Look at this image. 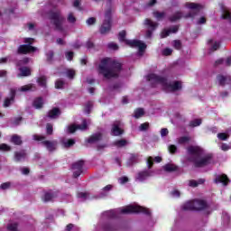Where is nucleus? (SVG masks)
<instances>
[{
	"label": "nucleus",
	"instance_id": "f257e3e1",
	"mask_svg": "<svg viewBox=\"0 0 231 231\" xmlns=\"http://www.w3.org/2000/svg\"><path fill=\"white\" fill-rule=\"evenodd\" d=\"M187 152L189 156L188 162L193 163L197 169L210 165L212 163V158H214L211 153L203 156V150L199 146L190 145L187 148Z\"/></svg>",
	"mask_w": 231,
	"mask_h": 231
},
{
	"label": "nucleus",
	"instance_id": "f03ea898",
	"mask_svg": "<svg viewBox=\"0 0 231 231\" xmlns=\"http://www.w3.org/2000/svg\"><path fill=\"white\" fill-rule=\"evenodd\" d=\"M109 58H104L101 60V63L98 66L99 75H103L104 79L110 80V79H118L122 72V63L112 60L109 63Z\"/></svg>",
	"mask_w": 231,
	"mask_h": 231
},
{
	"label": "nucleus",
	"instance_id": "7ed1b4c3",
	"mask_svg": "<svg viewBox=\"0 0 231 231\" xmlns=\"http://www.w3.org/2000/svg\"><path fill=\"white\" fill-rule=\"evenodd\" d=\"M146 79L152 84H161L163 91H171V93H174L175 91H180L182 88L181 81H174L171 84L169 83V79L167 78L158 76L154 73L149 74Z\"/></svg>",
	"mask_w": 231,
	"mask_h": 231
},
{
	"label": "nucleus",
	"instance_id": "20e7f679",
	"mask_svg": "<svg viewBox=\"0 0 231 231\" xmlns=\"http://www.w3.org/2000/svg\"><path fill=\"white\" fill-rule=\"evenodd\" d=\"M48 19L51 21V24L55 27L57 32H64V23H66V17L62 15L60 11L51 10L47 13Z\"/></svg>",
	"mask_w": 231,
	"mask_h": 231
},
{
	"label": "nucleus",
	"instance_id": "39448f33",
	"mask_svg": "<svg viewBox=\"0 0 231 231\" xmlns=\"http://www.w3.org/2000/svg\"><path fill=\"white\" fill-rule=\"evenodd\" d=\"M145 214V216H151V210L142 206L130 205L121 210V214Z\"/></svg>",
	"mask_w": 231,
	"mask_h": 231
},
{
	"label": "nucleus",
	"instance_id": "423d86ee",
	"mask_svg": "<svg viewBox=\"0 0 231 231\" xmlns=\"http://www.w3.org/2000/svg\"><path fill=\"white\" fill-rule=\"evenodd\" d=\"M111 9H108L105 14V20L99 28V32L101 35H106V33H109V32H111Z\"/></svg>",
	"mask_w": 231,
	"mask_h": 231
},
{
	"label": "nucleus",
	"instance_id": "0eeeda50",
	"mask_svg": "<svg viewBox=\"0 0 231 231\" xmlns=\"http://www.w3.org/2000/svg\"><path fill=\"white\" fill-rule=\"evenodd\" d=\"M186 7L189 8V10H195V11L188 13L186 15L183 16L184 19H190V18L196 17V15L199 14L201 8H203L201 5L196 4V3H187Z\"/></svg>",
	"mask_w": 231,
	"mask_h": 231
},
{
	"label": "nucleus",
	"instance_id": "6e6552de",
	"mask_svg": "<svg viewBox=\"0 0 231 231\" xmlns=\"http://www.w3.org/2000/svg\"><path fill=\"white\" fill-rule=\"evenodd\" d=\"M84 163H86L84 160H79L72 164L73 178H79L84 172Z\"/></svg>",
	"mask_w": 231,
	"mask_h": 231
},
{
	"label": "nucleus",
	"instance_id": "1a4fd4ad",
	"mask_svg": "<svg viewBox=\"0 0 231 231\" xmlns=\"http://www.w3.org/2000/svg\"><path fill=\"white\" fill-rule=\"evenodd\" d=\"M125 44L130 46V48H138L139 53H143L147 48V45L140 40H128L125 41Z\"/></svg>",
	"mask_w": 231,
	"mask_h": 231
},
{
	"label": "nucleus",
	"instance_id": "9d476101",
	"mask_svg": "<svg viewBox=\"0 0 231 231\" xmlns=\"http://www.w3.org/2000/svg\"><path fill=\"white\" fill-rule=\"evenodd\" d=\"M37 47H33L30 44H22L17 49L18 55H28V53H35Z\"/></svg>",
	"mask_w": 231,
	"mask_h": 231
},
{
	"label": "nucleus",
	"instance_id": "9b49d317",
	"mask_svg": "<svg viewBox=\"0 0 231 231\" xmlns=\"http://www.w3.org/2000/svg\"><path fill=\"white\" fill-rule=\"evenodd\" d=\"M124 134V129H122V121L117 120L112 124L111 135L122 136Z\"/></svg>",
	"mask_w": 231,
	"mask_h": 231
},
{
	"label": "nucleus",
	"instance_id": "f8f14e48",
	"mask_svg": "<svg viewBox=\"0 0 231 231\" xmlns=\"http://www.w3.org/2000/svg\"><path fill=\"white\" fill-rule=\"evenodd\" d=\"M214 183H216V185H219V183H221L222 185H224V187H226V185L230 183V179L225 173L221 175H216L214 179Z\"/></svg>",
	"mask_w": 231,
	"mask_h": 231
},
{
	"label": "nucleus",
	"instance_id": "ddd939ff",
	"mask_svg": "<svg viewBox=\"0 0 231 231\" xmlns=\"http://www.w3.org/2000/svg\"><path fill=\"white\" fill-rule=\"evenodd\" d=\"M180 25H173L168 29H163L161 32V39H167L171 33H178Z\"/></svg>",
	"mask_w": 231,
	"mask_h": 231
},
{
	"label": "nucleus",
	"instance_id": "4468645a",
	"mask_svg": "<svg viewBox=\"0 0 231 231\" xmlns=\"http://www.w3.org/2000/svg\"><path fill=\"white\" fill-rule=\"evenodd\" d=\"M193 205L195 210L197 211L207 210V208H208V204L207 203V201L202 199L193 200Z\"/></svg>",
	"mask_w": 231,
	"mask_h": 231
},
{
	"label": "nucleus",
	"instance_id": "2eb2a0df",
	"mask_svg": "<svg viewBox=\"0 0 231 231\" xmlns=\"http://www.w3.org/2000/svg\"><path fill=\"white\" fill-rule=\"evenodd\" d=\"M80 129L81 131H85V129H88V122L86 120H83L81 125H71L69 126V133L70 134H73L77 130Z\"/></svg>",
	"mask_w": 231,
	"mask_h": 231
},
{
	"label": "nucleus",
	"instance_id": "dca6fc26",
	"mask_svg": "<svg viewBox=\"0 0 231 231\" xmlns=\"http://www.w3.org/2000/svg\"><path fill=\"white\" fill-rule=\"evenodd\" d=\"M42 143L44 145V147H46L49 152H53V151H57V145H58L57 141L45 140V141H42Z\"/></svg>",
	"mask_w": 231,
	"mask_h": 231
},
{
	"label": "nucleus",
	"instance_id": "f3484780",
	"mask_svg": "<svg viewBox=\"0 0 231 231\" xmlns=\"http://www.w3.org/2000/svg\"><path fill=\"white\" fill-rule=\"evenodd\" d=\"M16 91L14 88L10 89V97H6L4 101V107H10V105L15 100Z\"/></svg>",
	"mask_w": 231,
	"mask_h": 231
},
{
	"label": "nucleus",
	"instance_id": "a211bd4d",
	"mask_svg": "<svg viewBox=\"0 0 231 231\" xmlns=\"http://www.w3.org/2000/svg\"><path fill=\"white\" fill-rule=\"evenodd\" d=\"M60 108L59 107H53L51 110L48 112V118H51V120H56L58 116H60Z\"/></svg>",
	"mask_w": 231,
	"mask_h": 231
},
{
	"label": "nucleus",
	"instance_id": "6ab92c4d",
	"mask_svg": "<svg viewBox=\"0 0 231 231\" xmlns=\"http://www.w3.org/2000/svg\"><path fill=\"white\" fill-rule=\"evenodd\" d=\"M180 19H183V13L181 11H177L168 17V21H170V23H177V21H180Z\"/></svg>",
	"mask_w": 231,
	"mask_h": 231
},
{
	"label": "nucleus",
	"instance_id": "aec40b11",
	"mask_svg": "<svg viewBox=\"0 0 231 231\" xmlns=\"http://www.w3.org/2000/svg\"><path fill=\"white\" fill-rule=\"evenodd\" d=\"M56 197L57 193L52 191H47L44 193V196L42 197V201H44V203H48L50 201H53V199H55Z\"/></svg>",
	"mask_w": 231,
	"mask_h": 231
},
{
	"label": "nucleus",
	"instance_id": "412c9836",
	"mask_svg": "<svg viewBox=\"0 0 231 231\" xmlns=\"http://www.w3.org/2000/svg\"><path fill=\"white\" fill-rule=\"evenodd\" d=\"M20 73L17 75L18 79L21 77H30L32 75V69L29 67L19 68Z\"/></svg>",
	"mask_w": 231,
	"mask_h": 231
},
{
	"label": "nucleus",
	"instance_id": "4be33fe9",
	"mask_svg": "<svg viewBox=\"0 0 231 231\" xmlns=\"http://www.w3.org/2000/svg\"><path fill=\"white\" fill-rule=\"evenodd\" d=\"M32 106L35 109H42L44 107V99L42 97L34 98Z\"/></svg>",
	"mask_w": 231,
	"mask_h": 231
},
{
	"label": "nucleus",
	"instance_id": "5701e85b",
	"mask_svg": "<svg viewBox=\"0 0 231 231\" xmlns=\"http://www.w3.org/2000/svg\"><path fill=\"white\" fill-rule=\"evenodd\" d=\"M19 91H21L22 93H26V91H37V87L35 86V84L30 83L27 85L22 86L19 88Z\"/></svg>",
	"mask_w": 231,
	"mask_h": 231
},
{
	"label": "nucleus",
	"instance_id": "b1692460",
	"mask_svg": "<svg viewBox=\"0 0 231 231\" xmlns=\"http://www.w3.org/2000/svg\"><path fill=\"white\" fill-rule=\"evenodd\" d=\"M102 140V133H97L90 135V138L87 140L88 143H97V142H100Z\"/></svg>",
	"mask_w": 231,
	"mask_h": 231
},
{
	"label": "nucleus",
	"instance_id": "393cba45",
	"mask_svg": "<svg viewBox=\"0 0 231 231\" xmlns=\"http://www.w3.org/2000/svg\"><path fill=\"white\" fill-rule=\"evenodd\" d=\"M150 176H151V171H143L137 174L136 180H138V181H145V180H147V178H150Z\"/></svg>",
	"mask_w": 231,
	"mask_h": 231
},
{
	"label": "nucleus",
	"instance_id": "a878e982",
	"mask_svg": "<svg viewBox=\"0 0 231 231\" xmlns=\"http://www.w3.org/2000/svg\"><path fill=\"white\" fill-rule=\"evenodd\" d=\"M144 24L145 26H147L148 30H152V31H154L156 30V28H158V23L156 22H153L152 20L149 19V18H146L144 20Z\"/></svg>",
	"mask_w": 231,
	"mask_h": 231
},
{
	"label": "nucleus",
	"instance_id": "bb28decb",
	"mask_svg": "<svg viewBox=\"0 0 231 231\" xmlns=\"http://www.w3.org/2000/svg\"><path fill=\"white\" fill-rule=\"evenodd\" d=\"M26 158V152L24 150L14 152V161L23 162Z\"/></svg>",
	"mask_w": 231,
	"mask_h": 231
},
{
	"label": "nucleus",
	"instance_id": "cd10ccee",
	"mask_svg": "<svg viewBox=\"0 0 231 231\" xmlns=\"http://www.w3.org/2000/svg\"><path fill=\"white\" fill-rule=\"evenodd\" d=\"M217 79L218 81L219 86L225 87L226 86V84H229L228 80H230V78L225 77L223 75H217Z\"/></svg>",
	"mask_w": 231,
	"mask_h": 231
},
{
	"label": "nucleus",
	"instance_id": "c85d7f7f",
	"mask_svg": "<svg viewBox=\"0 0 231 231\" xmlns=\"http://www.w3.org/2000/svg\"><path fill=\"white\" fill-rule=\"evenodd\" d=\"M165 12H159V11H153L152 12V16L154 17V19H156V21H163V19L165 18Z\"/></svg>",
	"mask_w": 231,
	"mask_h": 231
},
{
	"label": "nucleus",
	"instance_id": "c756f323",
	"mask_svg": "<svg viewBox=\"0 0 231 231\" xmlns=\"http://www.w3.org/2000/svg\"><path fill=\"white\" fill-rule=\"evenodd\" d=\"M93 101H88L84 106V113H86V115H91V109H93Z\"/></svg>",
	"mask_w": 231,
	"mask_h": 231
},
{
	"label": "nucleus",
	"instance_id": "7c9ffc66",
	"mask_svg": "<svg viewBox=\"0 0 231 231\" xmlns=\"http://www.w3.org/2000/svg\"><path fill=\"white\" fill-rule=\"evenodd\" d=\"M103 229L105 231H116L118 230V226L116 224L108 223L103 226Z\"/></svg>",
	"mask_w": 231,
	"mask_h": 231
},
{
	"label": "nucleus",
	"instance_id": "2f4dec72",
	"mask_svg": "<svg viewBox=\"0 0 231 231\" xmlns=\"http://www.w3.org/2000/svg\"><path fill=\"white\" fill-rule=\"evenodd\" d=\"M115 147H117L118 149L122 147H125L127 145V140L125 139H120L114 142Z\"/></svg>",
	"mask_w": 231,
	"mask_h": 231
},
{
	"label": "nucleus",
	"instance_id": "473e14b6",
	"mask_svg": "<svg viewBox=\"0 0 231 231\" xmlns=\"http://www.w3.org/2000/svg\"><path fill=\"white\" fill-rule=\"evenodd\" d=\"M11 142L12 143H14V145H22L23 144V140L21 139V136L17 135V134H14L11 137Z\"/></svg>",
	"mask_w": 231,
	"mask_h": 231
},
{
	"label": "nucleus",
	"instance_id": "72a5a7b5",
	"mask_svg": "<svg viewBox=\"0 0 231 231\" xmlns=\"http://www.w3.org/2000/svg\"><path fill=\"white\" fill-rule=\"evenodd\" d=\"M163 169L166 172H175V171H178V166L174 164H166Z\"/></svg>",
	"mask_w": 231,
	"mask_h": 231
},
{
	"label": "nucleus",
	"instance_id": "f704fd0d",
	"mask_svg": "<svg viewBox=\"0 0 231 231\" xmlns=\"http://www.w3.org/2000/svg\"><path fill=\"white\" fill-rule=\"evenodd\" d=\"M182 210H195V208H194V200L186 202V203L182 206Z\"/></svg>",
	"mask_w": 231,
	"mask_h": 231
},
{
	"label": "nucleus",
	"instance_id": "c9c22d12",
	"mask_svg": "<svg viewBox=\"0 0 231 231\" xmlns=\"http://www.w3.org/2000/svg\"><path fill=\"white\" fill-rule=\"evenodd\" d=\"M37 83L40 86V88H46V76H42L40 78L37 79Z\"/></svg>",
	"mask_w": 231,
	"mask_h": 231
},
{
	"label": "nucleus",
	"instance_id": "e433bc0d",
	"mask_svg": "<svg viewBox=\"0 0 231 231\" xmlns=\"http://www.w3.org/2000/svg\"><path fill=\"white\" fill-rule=\"evenodd\" d=\"M126 35H127V32H125V30L121 31L118 33L119 42H125V41H128L127 39H125Z\"/></svg>",
	"mask_w": 231,
	"mask_h": 231
},
{
	"label": "nucleus",
	"instance_id": "4c0bfd02",
	"mask_svg": "<svg viewBox=\"0 0 231 231\" xmlns=\"http://www.w3.org/2000/svg\"><path fill=\"white\" fill-rule=\"evenodd\" d=\"M53 57H55V52L53 51H49L46 53V59H47V62H49V64H51V62H53Z\"/></svg>",
	"mask_w": 231,
	"mask_h": 231
},
{
	"label": "nucleus",
	"instance_id": "58836bf2",
	"mask_svg": "<svg viewBox=\"0 0 231 231\" xmlns=\"http://www.w3.org/2000/svg\"><path fill=\"white\" fill-rule=\"evenodd\" d=\"M138 158H140V155L136 153H132L129 159V162L131 165H134V163H138Z\"/></svg>",
	"mask_w": 231,
	"mask_h": 231
},
{
	"label": "nucleus",
	"instance_id": "ea45409f",
	"mask_svg": "<svg viewBox=\"0 0 231 231\" xmlns=\"http://www.w3.org/2000/svg\"><path fill=\"white\" fill-rule=\"evenodd\" d=\"M75 145V139H69L67 142H63V147L65 149H69V147H73Z\"/></svg>",
	"mask_w": 231,
	"mask_h": 231
},
{
	"label": "nucleus",
	"instance_id": "a19ab883",
	"mask_svg": "<svg viewBox=\"0 0 231 231\" xmlns=\"http://www.w3.org/2000/svg\"><path fill=\"white\" fill-rule=\"evenodd\" d=\"M145 115V112L143 111V108H137L134 111V118H142Z\"/></svg>",
	"mask_w": 231,
	"mask_h": 231
},
{
	"label": "nucleus",
	"instance_id": "79ce46f5",
	"mask_svg": "<svg viewBox=\"0 0 231 231\" xmlns=\"http://www.w3.org/2000/svg\"><path fill=\"white\" fill-rule=\"evenodd\" d=\"M190 142V137L189 136H181L178 140V143L180 145H183V143H189Z\"/></svg>",
	"mask_w": 231,
	"mask_h": 231
},
{
	"label": "nucleus",
	"instance_id": "37998d69",
	"mask_svg": "<svg viewBox=\"0 0 231 231\" xmlns=\"http://www.w3.org/2000/svg\"><path fill=\"white\" fill-rule=\"evenodd\" d=\"M64 80L62 79H57L55 81V88L56 89H64Z\"/></svg>",
	"mask_w": 231,
	"mask_h": 231
},
{
	"label": "nucleus",
	"instance_id": "c03bdc74",
	"mask_svg": "<svg viewBox=\"0 0 231 231\" xmlns=\"http://www.w3.org/2000/svg\"><path fill=\"white\" fill-rule=\"evenodd\" d=\"M201 119H195L189 122V127H199V125L201 124Z\"/></svg>",
	"mask_w": 231,
	"mask_h": 231
},
{
	"label": "nucleus",
	"instance_id": "a18cd8bd",
	"mask_svg": "<svg viewBox=\"0 0 231 231\" xmlns=\"http://www.w3.org/2000/svg\"><path fill=\"white\" fill-rule=\"evenodd\" d=\"M46 134L48 135L53 134V125H51V123H48L46 125Z\"/></svg>",
	"mask_w": 231,
	"mask_h": 231
},
{
	"label": "nucleus",
	"instance_id": "49530a36",
	"mask_svg": "<svg viewBox=\"0 0 231 231\" xmlns=\"http://www.w3.org/2000/svg\"><path fill=\"white\" fill-rule=\"evenodd\" d=\"M105 215L110 219H115V217H116V211L115 210L106 211Z\"/></svg>",
	"mask_w": 231,
	"mask_h": 231
},
{
	"label": "nucleus",
	"instance_id": "de8ad7c7",
	"mask_svg": "<svg viewBox=\"0 0 231 231\" xmlns=\"http://www.w3.org/2000/svg\"><path fill=\"white\" fill-rule=\"evenodd\" d=\"M66 75L68 79H70V80H72V79H75L76 72L74 69H68L66 71Z\"/></svg>",
	"mask_w": 231,
	"mask_h": 231
},
{
	"label": "nucleus",
	"instance_id": "09e8293b",
	"mask_svg": "<svg viewBox=\"0 0 231 231\" xmlns=\"http://www.w3.org/2000/svg\"><path fill=\"white\" fill-rule=\"evenodd\" d=\"M228 137H229V135L226 134H225V133H219V134H217V138H218L219 140H222V142H225V141L228 140Z\"/></svg>",
	"mask_w": 231,
	"mask_h": 231
},
{
	"label": "nucleus",
	"instance_id": "8fccbe9b",
	"mask_svg": "<svg viewBox=\"0 0 231 231\" xmlns=\"http://www.w3.org/2000/svg\"><path fill=\"white\" fill-rule=\"evenodd\" d=\"M153 165H154V158H152L151 156L148 157V159H147V167H148V169H152Z\"/></svg>",
	"mask_w": 231,
	"mask_h": 231
},
{
	"label": "nucleus",
	"instance_id": "3c124183",
	"mask_svg": "<svg viewBox=\"0 0 231 231\" xmlns=\"http://www.w3.org/2000/svg\"><path fill=\"white\" fill-rule=\"evenodd\" d=\"M0 151H5V152L12 151V147L6 143H2L0 144Z\"/></svg>",
	"mask_w": 231,
	"mask_h": 231
},
{
	"label": "nucleus",
	"instance_id": "603ef678",
	"mask_svg": "<svg viewBox=\"0 0 231 231\" xmlns=\"http://www.w3.org/2000/svg\"><path fill=\"white\" fill-rule=\"evenodd\" d=\"M173 48H175V50H181V42L180 40H174Z\"/></svg>",
	"mask_w": 231,
	"mask_h": 231
},
{
	"label": "nucleus",
	"instance_id": "864d4df0",
	"mask_svg": "<svg viewBox=\"0 0 231 231\" xmlns=\"http://www.w3.org/2000/svg\"><path fill=\"white\" fill-rule=\"evenodd\" d=\"M10 187H12L11 182H4L0 185V189H2V190H6V189H10Z\"/></svg>",
	"mask_w": 231,
	"mask_h": 231
},
{
	"label": "nucleus",
	"instance_id": "5fc2aeb1",
	"mask_svg": "<svg viewBox=\"0 0 231 231\" xmlns=\"http://www.w3.org/2000/svg\"><path fill=\"white\" fill-rule=\"evenodd\" d=\"M30 62V58H23L16 63V66H23V64H28Z\"/></svg>",
	"mask_w": 231,
	"mask_h": 231
},
{
	"label": "nucleus",
	"instance_id": "6e6d98bb",
	"mask_svg": "<svg viewBox=\"0 0 231 231\" xmlns=\"http://www.w3.org/2000/svg\"><path fill=\"white\" fill-rule=\"evenodd\" d=\"M18 225L17 223L10 224L7 226V230L9 231H17Z\"/></svg>",
	"mask_w": 231,
	"mask_h": 231
},
{
	"label": "nucleus",
	"instance_id": "4d7b16f0",
	"mask_svg": "<svg viewBox=\"0 0 231 231\" xmlns=\"http://www.w3.org/2000/svg\"><path fill=\"white\" fill-rule=\"evenodd\" d=\"M67 19H68V21H69L71 24L77 23V18L74 17V15L72 14V13L69 14V16H68Z\"/></svg>",
	"mask_w": 231,
	"mask_h": 231
},
{
	"label": "nucleus",
	"instance_id": "13d9d810",
	"mask_svg": "<svg viewBox=\"0 0 231 231\" xmlns=\"http://www.w3.org/2000/svg\"><path fill=\"white\" fill-rule=\"evenodd\" d=\"M168 149L171 154H176V151H178V147L174 144H171Z\"/></svg>",
	"mask_w": 231,
	"mask_h": 231
},
{
	"label": "nucleus",
	"instance_id": "bf43d9fd",
	"mask_svg": "<svg viewBox=\"0 0 231 231\" xmlns=\"http://www.w3.org/2000/svg\"><path fill=\"white\" fill-rule=\"evenodd\" d=\"M107 48L109 50L116 51V50H118V44H116L115 42H110V43L107 44Z\"/></svg>",
	"mask_w": 231,
	"mask_h": 231
},
{
	"label": "nucleus",
	"instance_id": "052dcab7",
	"mask_svg": "<svg viewBox=\"0 0 231 231\" xmlns=\"http://www.w3.org/2000/svg\"><path fill=\"white\" fill-rule=\"evenodd\" d=\"M96 23H97V18H95V17H90L87 20V24L88 26H91V25L95 24Z\"/></svg>",
	"mask_w": 231,
	"mask_h": 231
},
{
	"label": "nucleus",
	"instance_id": "680f3d73",
	"mask_svg": "<svg viewBox=\"0 0 231 231\" xmlns=\"http://www.w3.org/2000/svg\"><path fill=\"white\" fill-rule=\"evenodd\" d=\"M33 140L36 142H42V140H46V136L34 134Z\"/></svg>",
	"mask_w": 231,
	"mask_h": 231
},
{
	"label": "nucleus",
	"instance_id": "e2e57ef3",
	"mask_svg": "<svg viewBox=\"0 0 231 231\" xmlns=\"http://www.w3.org/2000/svg\"><path fill=\"white\" fill-rule=\"evenodd\" d=\"M139 129L140 131H147V129H149V123L141 124Z\"/></svg>",
	"mask_w": 231,
	"mask_h": 231
},
{
	"label": "nucleus",
	"instance_id": "0e129e2a",
	"mask_svg": "<svg viewBox=\"0 0 231 231\" xmlns=\"http://www.w3.org/2000/svg\"><path fill=\"white\" fill-rule=\"evenodd\" d=\"M220 46H221V43L216 42L211 47V51H217V50H219Z\"/></svg>",
	"mask_w": 231,
	"mask_h": 231
},
{
	"label": "nucleus",
	"instance_id": "69168bd1",
	"mask_svg": "<svg viewBox=\"0 0 231 231\" xmlns=\"http://www.w3.org/2000/svg\"><path fill=\"white\" fill-rule=\"evenodd\" d=\"M34 41L35 40L33 38H24L23 42L25 44H29V46H32V44H33Z\"/></svg>",
	"mask_w": 231,
	"mask_h": 231
},
{
	"label": "nucleus",
	"instance_id": "338daca9",
	"mask_svg": "<svg viewBox=\"0 0 231 231\" xmlns=\"http://www.w3.org/2000/svg\"><path fill=\"white\" fill-rule=\"evenodd\" d=\"M75 53L73 51H68L66 52V59L69 60H73Z\"/></svg>",
	"mask_w": 231,
	"mask_h": 231
},
{
	"label": "nucleus",
	"instance_id": "774afa93",
	"mask_svg": "<svg viewBox=\"0 0 231 231\" xmlns=\"http://www.w3.org/2000/svg\"><path fill=\"white\" fill-rule=\"evenodd\" d=\"M21 122H23V117L18 116V117L14 118L13 124H14V125H19V124H21Z\"/></svg>",
	"mask_w": 231,
	"mask_h": 231
}]
</instances>
